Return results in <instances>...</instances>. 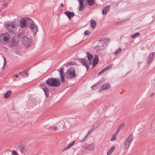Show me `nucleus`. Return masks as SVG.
Wrapping results in <instances>:
<instances>
[{
  "label": "nucleus",
  "instance_id": "obj_1",
  "mask_svg": "<svg viewBox=\"0 0 155 155\" xmlns=\"http://www.w3.org/2000/svg\"><path fill=\"white\" fill-rule=\"evenodd\" d=\"M88 59H82L81 60V62L83 65L85 66L87 69L88 70L89 68V64H92V62L93 60V56L88 52L86 53Z\"/></svg>",
  "mask_w": 155,
  "mask_h": 155
},
{
  "label": "nucleus",
  "instance_id": "obj_2",
  "mask_svg": "<svg viewBox=\"0 0 155 155\" xmlns=\"http://www.w3.org/2000/svg\"><path fill=\"white\" fill-rule=\"evenodd\" d=\"M46 83L52 87H58L61 84V81L57 78H49L46 81Z\"/></svg>",
  "mask_w": 155,
  "mask_h": 155
},
{
  "label": "nucleus",
  "instance_id": "obj_3",
  "mask_svg": "<svg viewBox=\"0 0 155 155\" xmlns=\"http://www.w3.org/2000/svg\"><path fill=\"white\" fill-rule=\"evenodd\" d=\"M65 78L69 79H74L76 76V74L74 68L70 67L64 74Z\"/></svg>",
  "mask_w": 155,
  "mask_h": 155
},
{
  "label": "nucleus",
  "instance_id": "obj_4",
  "mask_svg": "<svg viewBox=\"0 0 155 155\" xmlns=\"http://www.w3.org/2000/svg\"><path fill=\"white\" fill-rule=\"evenodd\" d=\"M18 36L21 38H22V42L23 44L26 46H30L31 41L30 39L28 38L27 36L25 35L23 33H20L18 35Z\"/></svg>",
  "mask_w": 155,
  "mask_h": 155
},
{
  "label": "nucleus",
  "instance_id": "obj_5",
  "mask_svg": "<svg viewBox=\"0 0 155 155\" xmlns=\"http://www.w3.org/2000/svg\"><path fill=\"white\" fill-rule=\"evenodd\" d=\"M32 22V20L28 18H21L20 21V26L22 28H26L27 25Z\"/></svg>",
  "mask_w": 155,
  "mask_h": 155
},
{
  "label": "nucleus",
  "instance_id": "obj_6",
  "mask_svg": "<svg viewBox=\"0 0 155 155\" xmlns=\"http://www.w3.org/2000/svg\"><path fill=\"white\" fill-rule=\"evenodd\" d=\"M133 137L132 134H130L128 137L126 139L124 145L125 149L126 150L129 147L130 144L132 141Z\"/></svg>",
  "mask_w": 155,
  "mask_h": 155
},
{
  "label": "nucleus",
  "instance_id": "obj_7",
  "mask_svg": "<svg viewBox=\"0 0 155 155\" xmlns=\"http://www.w3.org/2000/svg\"><path fill=\"white\" fill-rule=\"evenodd\" d=\"M0 37L1 41L2 43H4V42L7 43L10 38L9 34L7 32L2 34Z\"/></svg>",
  "mask_w": 155,
  "mask_h": 155
},
{
  "label": "nucleus",
  "instance_id": "obj_8",
  "mask_svg": "<svg viewBox=\"0 0 155 155\" xmlns=\"http://www.w3.org/2000/svg\"><path fill=\"white\" fill-rule=\"evenodd\" d=\"M79 3V9L80 11L84 10L87 5L86 0H77Z\"/></svg>",
  "mask_w": 155,
  "mask_h": 155
},
{
  "label": "nucleus",
  "instance_id": "obj_9",
  "mask_svg": "<svg viewBox=\"0 0 155 155\" xmlns=\"http://www.w3.org/2000/svg\"><path fill=\"white\" fill-rule=\"evenodd\" d=\"M30 24L31 30L33 33L34 35H35L38 31L37 27L34 23H32V22Z\"/></svg>",
  "mask_w": 155,
  "mask_h": 155
},
{
  "label": "nucleus",
  "instance_id": "obj_10",
  "mask_svg": "<svg viewBox=\"0 0 155 155\" xmlns=\"http://www.w3.org/2000/svg\"><path fill=\"white\" fill-rule=\"evenodd\" d=\"M95 145L94 143L91 144H87L84 147V149L88 150L93 151L94 149Z\"/></svg>",
  "mask_w": 155,
  "mask_h": 155
},
{
  "label": "nucleus",
  "instance_id": "obj_11",
  "mask_svg": "<svg viewBox=\"0 0 155 155\" xmlns=\"http://www.w3.org/2000/svg\"><path fill=\"white\" fill-rule=\"evenodd\" d=\"M110 87V85L108 83H106L104 84L103 86L101 87V88L99 90V91L101 92L103 90L108 89Z\"/></svg>",
  "mask_w": 155,
  "mask_h": 155
},
{
  "label": "nucleus",
  "instance_id": "obj_12",
  "mask_svg": "<svg viewBox=\"0 0 155 155\" xmlns=\"http://www.w3.org/2000/svg\"><path fill=\"white\" fill-rule=\"evenodd\" d=\"M16 38V37H14L12 38L10 42L11 47H14L17 45L18 40Z\"/></svg>",
  "mask_w": 155,
  "mask_h": 155
},
{
  "label": "nucleus",
  "instance_id": "obj_13",
  "mask_svg": "<svg viewBox=\"0 0 155 155\" xmlns=\"http://www.w3.org/2000/svg\"><path fill=\"white\" fill-rule=\"evenodd\" d=\"M154 54V52H153L150 54L148 58H147V63L148 64H150V62L152 61Z\"/></svg>",
  "mask_w": 155,
  "mask_h": 155
},
{
  "label": "nucleus",
  "instance_id": "obj_14",
  "mask_svg": "<svg viewBox=\"0 0 155 155\" xmlns=\"http://www.w3.org/2000/svg\"><path fill=\"white\" fill-rule=\"evenodd\" d=\"M64 14L67 15L70 20L71 18L74 15V12L68 11L65 12Z\"/></svg>",
  "mask_w": 155,
  "mask_h": 155
},
{
  "label": "nucleus",
  "instance_id": "obj_15",
  "mask_svg": "<svg viewBox=\"0 0 155 155\" xmlns=\"http://www.w3.org/2000/svg\"><path fill=\"white\" fill-rule=\"evenodd\" d=\"M6 28L8 32L10 34H14V29L10 27L9 24H6Z\"/></svg>",
  "mask_w": 155,
  "mask_h": 155
},
{
  "label": "nucleus",
  "instance_id": "obj_16",
  "mask_svg": "<svg viewBox=\"0 0 155 155\" xmlns=\"http://www.w3.org/2000/svg\"><path fill=\"white\" fill-rule=\"evenodd\" d=\"M110 8V5H108L104 8L102 11V13L103 15H106L107 13L109 11Z\"/></svg>",
  "mask_w": 155,
  "mask_h": 155
},
{
  "label": "nucleus",
  "instance_id": "obj_17",
  "mask_svg": "<svg viewBox=\"0 0 155 155\" xmlns=\"http://www.w3.org/2000/svg\"><path fill=\"white\" fill-rule=\"evenodd\" d=\"M98 58L97 55H95L94 56V59H93L92 62L93 66L94 67V66L96 65L98 63Z\"/></svg>",
  "mask_w": 155,
  "mask_h": 155
},
{
  "label": "nucleus",
  "instance_id": "obj_18",
  "mask_svg": "<svg viewBox=\"0 0 155 155\" xmlns=\"http://www.w3.org/2000/svg\"><path fill=\"white\" fill-rule=\"evenodd\" d=\"M19 75L22 76V77L25 78L28 76V74L26 71H24L19 73Z\"/></svg>",
  "mask_w": 155,
  "mask_h": 155
},
{
  "label": "nucleus",
  "instance_id": "obj_19",
  "mask_svg": "<svg viewBox=\"0 0 155 155\" xmlns=\"http://www.w3.org/2000/svg\"><path fill=\"white\" fill-rule=\"evenodd\" d=\"M125 125V123L124 122H122L118 127L116 132L117 133H119V132L122 130L123 127H124Z\"/></svg>",
  "mask_w": 155,
  "mask_h": 155
},
{
  "label": "nucleus",
  "instance_id": "obj_20",
  "mask_svg": "<svg viewBox=\"0 0 155 155\" xmlns=\"http://www.w3.org/2000/svg\"><path fill=\"white\" fill-rule=\"evenodd\" d=\"M40 86L41 87L45 94L47 96V95H48V89L44 85H40Z\"/></svg>",
  "mask_w": 155,
  "mask_h": 155
},
{
  "label": "nucleus",
  "instance_id": "obj_21",
  "mask_svg": "<svg viewBox=\"0 0 155 155\" xmlns=\"http://www.w3.org/2000/svg\"><path fill=\"white\" fill-rule=\"evenodd\" d=\"M90 22L91 28L93 29H94L96 25V23L95 21L93 19H91L90 21Z\"/></svg>",
  "mask_w": 155,
  "mask_h": 155
},
{
  "label": "nucleus",
  "instance_id": "obj_22",
  "mask_svg": "<svg viewBox=\"0 0 155 155\" xmlns=\"http://www.w3.org/2000/svg\"><path fill=\"white\" fill-rule=\"evenodd\" d=\"M115 147L114 146H112L108 151L107 152V155H111V153H112L114 150Z\"/></svg>",
  "mask_w": 155,
  "mask_h": 155
},
{
  "label": "nucleus",
  "instance_id": "obj_23",
  "mask_svg": "<svg viewBox=\"0 0 155 155\" xmlns=\"http://www.w3.org/2000/svg\"><path fill=\"white\" fill-rule=\"evenodd\" d=\"M86 1L89 6H92L95 3L94 0H86Z\"/></svg>",
  "mask_w": 155,
  "mask_h": 155
},
{
  "label": "nucleus",
  "instance_id": "obj_24",
  "mask_svg": "<svg viewBox=\"0 0 155 155\" xmlns=\"http://www.w3.org/2000/svg\"><path fill=\"white\" fill-rule=\"evenodd\" d=\"M12 92L10 91H7L4 95V97L5 98L8 97L11 95Z\"/></svg>",
  "mask_w": 155,
  "mask_h": 155
},
{
  "label": "nucleus",
  "instance_id": "obj_25",
  "mask_svg": "<svg viewBox=\"0 0 155 155\" xmlns=\"http://www.w3.org/2000/svg\"><path fill=\"white\" fill-rule=\"evenodd\" d=\"M118 133L116 132V133L113 135L111 139V141H114L116 139Z\"/></svg>",
  "mask_w": 155,
  "mask_h": 155
},
{
  "label": "nucleus",
  "instance_id": "obj_26",
  "mask_svg": "<svg viewBox=\"0 0 155 155\" xmlns=\"http://www.w3.org/2000/svg\"><path fill=\"white\" fill-rule=\"evenodd\" d=\"M60 79L61 81V82L62 83H64L65 81V79L64 77V76L63 74H62L61 73L60 74Z\"/></svg>",
  "mask_w": 155,
  "mask_h": 155
},
{
  "label": "nucleus",
  "instance_id": "obj_27",
  "mask_svg": "<svg viewBox=\"0 0 155 155\" xmlns=\"http://www.w3.org/2000/svg\"><path fill=\"white\" fill-rule=\"evenodd\" d=\"M140 33L138 32H137L134 34H133L131 35V37L132 38H134L138 36L139 35Z\"/></svg>",
  "mask_w": 155,
  "mask_h": 155
},
{
  "label": "nucleus",
  "instance_id": "obj_28",
  "mask_svg": "<svg viewBox=\"0 0 155 155\" xmlns=\"http://www.w3.org/2000/svg\"><path fill=\"white\" fill-rule=\"evenodd\" d=\"M75 143V141H73L71 142L68 145V147L69 148L72 146H73Z\"/></svg>",
  "mask_w": 155,
  "mask_h": 155
},
{
  "label": "nucleus",
  "instance_id": "obj_29",
  "mask_svg": "<svg viewBox=\"0 0 155 155\" xmlns=\"http://www.w3.org/2000/svg\"><path fill=\"white\" fill-rule=\"evenodd\" d=\"M121 49L120 48H119L114 53V54H117L120 53L121 51Z\"/></svg>",
  "mask_w": 155,
  "mask_h": 155
},
{
  "label": "nucleus",
  "instance_id": "obj_30",
  "mask_svg": "<svg viewBox=\"0 0 155 155\" xmlns=\"http://www.w3.org/2000/svg\"><path fill=\"white\" fill-rule=\"evenodd\" d=\"M98 84V83H97L96 84L94 85L93 86L91 87V88L92 90H95L97 88V85Z\"/></svg>",
  "mask_w": 155,
  "mask_h": 155
},
{
  "label": "nucleus",
  "instance_id": "obj_31",
  "mask_svg": "<svg viewBox=\"0 0 155 155\" xmlns=\"http://www.w3.org/2000/svg\"><path fill=\"white\" fill-rule=\"evenodd\" d=\"M84 33L85 35H89L91 34V32L89 31L86 30L84 31Z\"/></svg>",
  "mask_w": 155,
  "mask_h": 155
},
{
  "label": "nucleus",
  "instance_id": "obj_32",
  "mask_svg": "<svg viewBox=\"0 0 155 155\" xmlns=\"http://www.w3.org/2000/svg\"><path fill=\"white\" fill-rule=\"evenodd\" d=\"M113 66L112 64H110L108 66L104 68L105 70V71H107L108 69H109L110 68H111Z\"/></svg>",
  "mask_w": 155,
  "mask_h": 155
},
{
  "label": "nucleus",
  "instance_id": "obj_33",
  "mask_svg": "<svg viewBox=\"0 0 155 155\" xmlns=\"http://www.w3.org/2000/svg\"><path fill=\"white\" fill-rule=\"evenodd\" d=\"M9 25L11 28L13 29L15 28V23L14 22H12L10 24H9Z\"/></svg>",
  "mask_w": 155,
  "mask_h": 155
},
{
  "label": "nucleus",
  "instance_id": "obj_34",
  "mask_svg": "<svg viewBox=\"0 0 155 155\" xmlns=\"http://www.w3.org/2000/svg\"><path fill=\"white\" fill-rule=\"evenodd\" d=\"M63 68H60V70H58L60 74H61V73L62 74H64L63 71Z\"/></svg>",
  "mask_w": 155,
  "mask_h": 155
},
{
  "label": "nucleus",
  "instance_id": "obj_35",
  "mask_svg": "<svg viewBox=\"0 0 155 155\" xmlns=\"http://www.w3.org/2000/svg\"><path fill=\"white\" fill-rule=\"evenodd\" d=\"M13 155H17V153L15 150H14L12 152Z\"/></svg>",
  "mask_w": 155,
  "mask_h": 155
},
{
  "label": "nucleus",
  "instance_id": "obj_36",
  "mask_svg": "<svg viewBox=\"0 0 155 155\" xmlns=\"http://www.w3.org/2000/svg\"><path fill=\"white\" fill-rule=\"evenodd\" d=\"M75 64V63L73 62H71L68 63V64L69 65H73Z\"/></svg>",
  "mask_w": 155,
  "mask_h": 155
},
{
  "label": "nucleus",
  "instance_id": "obj_37",
  "mask_svg": "<svg viewBox=\"0 0 155 155\" xmlns=\"http://www.w3.org/2000/svg\"><path fill=\"white\" fill-rule=\"evenodd\" d=\"M69 148L68 147V146H67V147H65L63 148L62 151H64V150H67V149Z\"/></svg>",
  "mask_w": 155,
  "mask_h": 155
},
{
  "label": "nucleus",
  "instance_id": "obj_38",
  "mask_svg": "<svg viewBox=\"0 0 155 155\" xmlns=\"http://www.w3.org/2000/svg\"><path fill=\"white\" fill-rule=\"evenodd\" d=\"M53 129L54 130H55L58 129V128L57 127H53Z\"/></svg>",
  "mask_w": 155,
  "mask_h": 155
},
{
  "label": "nucleus",
  "instance_id": "obj_39",
  "mask_svg": "<svg viewBox=\"0 0 155 155\" xmlns=\"http://www.w3.org/2000/svg\"><path fill=\"white\" fill-rule=\"evenodd\" d=\"M3 58H4V64L3 65V68L4 67L5 65V58L4 57H3Z\"/></svg>",
  "mask_w": 155,
  "mask_h": 155
},
{
  "label": "nucleus",
  "instance_id": "obj_40",
  "mask_svg": "<svg viewBox=\"0 0 155 155\" xmlns=\"http://www.w3.org/2000/svg\"><path fill=\"white\" fill-rule=\"evenodd\" d=\"M105 70L104 68L101 71V72H102V73H103L104 71H105Z\"/></svg>",
  "mask_w": 155,
  "mask_h": 155
},
{
  "label": "nucleus",
  "instance_id": "obj_41",
  "mask_svg": "<svg viewBox=\"0 0 155 155\" xmlns=\"http://www.w3.org/2000/svg\"><path fill=\"white\" fill-rule=\"evenodd\" d=\"M102 72H101V71H100V72H99L98 73V75H101L102 74Z\"/></svg>",
  "mask_w": 155,
  "mask_h": 155
},
{
  "label": "nucleus",
  "instance_id": "obj_42",
  "mask_svg": "<svg viewBox=\"0 0 155 155\" xmlns=\"http://www.w3.org/2000/svg\"><path fill=\"white\" fill-rule=\"evenodd\" d=\"M15 76L16 78H18V76L17 74H15Z\"/></svg>",
  "mask_w": 155,
  "mask_h": 155
},
{
  "label": "nucleus",
  "instance_id": "obj_43",
  "mask_svg": "<svg viewBox=\"0 0 155 155\" xmlns=\"http://www.w3.org/2000/svg\"><path fill=\"white\" fill-rule=\"evenodd\" d=\"M61 7H63L64 5L62 3H61Z\"/></svg>",
  "mask_w": 155,
  "mask_h": 155
},
{
  "label": "nucleus",
  "instance_id": "obj_44",
  "mask_svg": "<svg viewBox=\"0 0 155 155\" xmlns=\"http://www.w3.org/2000/svg\"><path fill=\"white\" fill-rule=\"evenodd\" d=\"M153 93H152V94H151V96H153Z\"/></svg>",
  "mask_w": 155,
  "mask_h": 155
},
{
  "label": "nucleus",
  "instance_id": "obj_45",
  "mask_svg": "<svg viewBox=\"0 0 155 155\" xmlns=\"http://www.w3.org/2000/svg\"><path fill=\"white\" fill-rule=\"evenodd\" d=\"M154 81H155V78L154 79Z\"/></svg>",
  "mask_w": 155,
  "mask_h": 155
}]
</instances>
